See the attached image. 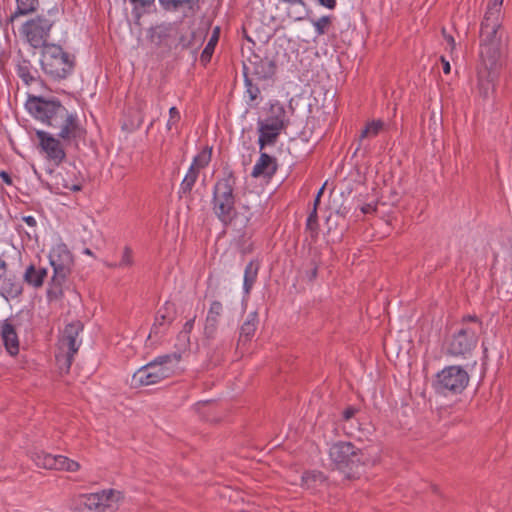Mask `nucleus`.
<instances>
[{
  "mask_svg": "<svg viewBox=\"0 0 512 512\" xmlns=\"http://www.w3.org/2000/svg\"><path fill=\"white\" fill-rule=\"evenodd\" d=\"M26 108L36 120L56 129L57 137L66 145L78 146L85 139L86 129L77 113L70 112L57 98L29 95Z\"/></svg>",
  "mask_w": 512,
  "mask_h": 512,
  "instance_id": "1",
  "label": "nucleus"
},
{
  "mask_svg": "<svg viewBox=\"0 0 512 512\" xmlns=\"http://www.w3.org/2000/svg\"><path fill=\"white\" fill-rule=\"evenodd\" d=\"M504 0L488 3L480 29V58L487 67L501 62L502 56V13Z\"/></svg>",
  "mask_w": 512,
  "mask_h": 512,
  "instance_id": "2",
  "label": "nucleus"
},
{
  "mask_svg": "<svg viewBox=\"0 0 512 512\" xmlns=\"http://www.w3.org/2000/svg\"><path fill=\"white\" fill-rule=\"evenodd\" d=\"M329 457L336 468L348 477H354L360 467L374 465L377 461L368 449H359L345 441L334 443L329 449Z\"/></svg>",
  "mask_w": 512,
  "mask_h": 512,
  "instance_id": "3",
  "label": "nucleus"
},
{
  "mask_svg": "<svg viewBox=\"0 0 512 512\" xmlns=\"http://www.w3.org/2000/svg\"><path fill=\"white\" fill-rule=\"evenodd\" d=\"M41 69L53 81L68 78L76 66L75 55L65 51L58 44L45 45L41 52Z\"/></svg>",
  "mask_w": 512,
  "mask_h": 512,
  "instance_id": "4",
  "label": "nucleus"
},
{
  "mask_svg": "<svg viewBox=\"0 0 512 512\" xmlns=\"http://www.w3.org/2000/svg\"><path fill=\"white\" fill-rule=\"evenodd\" d=\"M234 187L232 172L218 179L213 187L212 210L224 226L232 224L236 217Z\"/></svg>",
  "mask_w": 512,
  "mask_h": 512,
  "instance_id": "5",
  "label": "nucleus"
},
{
  "mask_svg": "<svg viewBox=\"0 0 512 512\" xmlns=\"http://www.w3.org/2000/svg\"><path fill=\"white\" fill-rule=\"evenodd\" d=\"M180 361L176 353L162 355L138 369L132 376V385L135 387L148 386L171 377Z\"/></svg>",
  "mask_w": 512,
  "mask_h": 512,
  "instance_id": "6",
  "label": "nucleus"
},
{
  "mask_svg": "<svg viewBox=\"0 0 512 512\" xmlns=\"http://www.w3.org/2000/svg\"><path fill=\"white\" fill-rule=\"evenodd\" d=\"M481 321L476 316H466L461 327L447 341V353L452 356L470 355L478 343Z\"/></svg>",
  "mask_w": 512,
  "mask_h": 512,
  "instance_id": "7",
  "label": "nucleus"
},
{
  "mask_svg": "<svg viewBox=\"0 0 512 512\" xmlns=\"http://www.w3.org/2000/svg\"><path fill=\"white\" fill-rule=\"evenodd\" d=\"M49 261L53 267L51 286L48 289L50 298H57L62 294V285L71 273L73 256L68 247L61 243L55 245L49 253Z\"/></svg>",
  "mask_w": 512,
  "mask_h": 512,
  "instance_id": "8",
  "label": "nucleus"
},
{
  "mask_svg": "<svg viewBox=\"0 0 512 512\" xmlns=\"http://www.w3.org/2000/svg\"><path fill=\"white\" fill-rule=\"evenodd\" d=\"M469 383V375L461 366H447L436 374L432 382L434 391L442 396L457 395L463 392Z\"/></svg>",
  "mask_w": 512,
  "mask_h": 512,
  "instance_id": "9",
  "label": "nucleus"
},
{
  "mask_svg": "<svg viewBox=\"0 0 512 512\" xmlns=\"http://www.w3.org/2000/svg\"><path fill=\"white\" fill-rule=\"evenodd\" d=\"M82 330L83 325L80 321H75L65 326L59 339V353L56 355L60 369L69 370L73 357L81 345L79 334Z\"/></svg>",
  "mask_w": 512,
  "mask_h": 512,
  "instance_id": "10",
  "label": "nucleus"
},
{
  "mask_svg": "<svg viewBox=\"0 0 512 512\" xmlns=\"http://www.w3.org/2000/svg\"><path fill=\"white\" fill-rule=\"evenodd\" d=\"M55 21L45 15H38L33 19L26 21L21 28V33L26 41L35 49H44L45 45H49L47 40Z\"/></svg>",
  "mask_w": 512,
  "mask_h": 512,
  "instance_id": "11",
  "label": "nucleus"
},
{
  "mask_svg": "<svg viewBox=\"0 0 512 512\" xmlns=\"http://www.w3.org/2000/svg\"><path fill=\"white\" fill-rule=\"evenodd\" d=\"M273 116L267 118L265 121H258L259 131V147L262 150L266 145H273L281 132L285 128L284 117L285 110L283 107L272 109Z\"/></svg>",
  "mask_w": 512,
  "mask_h": 512,
  "instance_id": "12",
  "label": "nucleus"
},
{
  "mask_svg": "<svg viewBox=\"0 0 512 512\" xmlns=\"http://www.w3.org/2000/svg\"><path fill=\"white\" fill-rule=\"evenodd\" d=\"M37 139L39 140V146L46 158L53 162L56 166L60 165L66 158V152L64 149L65 143L58 137L56 138L52 134L38 130L36 131Z\"/></svg>",
  "mask_w": 512,
  "mask_h": 512,
  "instance_id": "13",
  "label": "nucleus"
},
{
  "mask_svg": "<svg viewBox=\"0 0 512 512\" xmlns=\"http://www.w3.org/2000/svg\"><path fill=\"white\" fill-rule=\"evenodd\" d=\"M32 459L38 467L45 469L68 472H76L80 469V464L77 461L63 455H51L45 452H37L33 454Z\"/></svg>",
  "mask_w": 512,
  "mask_h": 512,
  "instance_id": "14",
  "label": "nucleus"
},
{
  "mask_svg": "<svg viewBox=\"0 0 512 512\" xmlns=\"http://www.w3.org/2000/svg\"><path fill=\"white\" fill-rule=\"evenodd\" d=\"M248 63L243 66L244 72H250L258 80H269L276 74L277 64L268 57L261 58L258 55H253L248 59Z\"/></svg>",
  "mask_w": 512,
  "mask_h": 512,
  "instance_id": "15",
  "label": "nucleus"
},
{
  "mask_svg": "<svg viewBox=\"0 0 512 512\" xmlns=\"http://www.w3.org/2000/svg\"><path fill=\"white\" fill-rule=\"evenodd\" d=\"M501 65L496 64L494 67H487L484 63L481 62L479 70H478V83L477 89L479 95L483 99H487L489 95L494 91V81L498 75V68Z\"/></svg>",
  "mask_w": 512,
  "mask_h": 512,
  "instance_id": "16",
  "label": "nucleus"
},
{
  "mask_svg": "<svg viewBox=\"0 0 512 512\" xmlns=\"http://www.w3.org/2000/svg\"><path fill=\"white\" fill-rule=\"evenodd\" d=\"M119 496L120 493L113 489L103 490L101 492L91 493L84 496V504L91 510L95 509L104 511L106 508L110 507L111 502L115 498L118 500Z\"/></svg>",
  "mask_w": 512,
  "mask_h": 512,
  "instance_id": "17",
  "label": "nucleus"
},
{
  "mask_svg": "<svg viewBox=\"0 0 512 512\" xmlns=\"http://www.w3.org/2000/svg\"><path fill=\"white\" fill-rule=\"evenodd\" d=\"M222 313V303L217 300L213 301L207 312L204 324V336L206 339H215Z\"/></svg>",
  "mask_w": 512,
  "mask_h": 512,
  "instance_id": "18",
  "label": "nucleus"
},
{
  "mask_svg": "<svg viewBox=\"0 0 512 512\" xmlns=\"http://www.w3.org/2000/svg\"><path fill=\"white\" fill-rule=\"evenodd\" d=\"M22 292V281L8 270L0 279V295L6 300H9L17 298Z\"/></svg>",
  "mask_w": 512,
  "mask_h": 512,
  "instance_id": "19",
  "label": "nucleus"
},
{
  "mask_svg": "<svg viewBox=\"0 0 512 512\" xmlns=\"http://www.w3.org/2000/svg\"><path fill=\"white\" fill-rule=\"evenodd\" d=\"M278 168L277 160L275 157L267 153H261L259 159L254 165L251 176L254 178H267L270 179L274 176Z\"/></svg>",
  "mask_w": 512,
  "mask_h": 512,
  "instance_id": "20",
  "label": "nucleus"
},
{
  "mask_svg": "<svg viewBox=\"0 0 512 512\" xmlns=\"http://www.w3.org/2000/svg\"><path fill=\"white\" fill-rule=\"evenodd\" d=\"M1 339L7 352L14 356L19 352V339L15 326L10 320H5L1 324Z\"/></svg>",
  "mask_w": 512,
  "mask_h": 512,
  "instance_id": "21",
  "label": "nucleus"
},
{
  "mask_svg": "<svg viewBox=\"0 0 512 512\" xmlns=\"http://www.w3.org/2000/svg\"><path fill=\"white\" fill-rule=\"evenodd\" d=\"M52 179L55 193L57 194H66L67 191L76 192L82 189V183L76 175L57 174Z\"/></svg>",
  "mask_w": 512,
  "mask_h": 512,
  "instance_id": "22",
  "label": "nucleus"
},
{
  "mask_svg": "<svg viewBox=\"0 0 512 512\" xmlns=\"http://www.w3.org/2000/svg\"><path fill=\"white\" fill-rule=\"evenodd\" d=\"M173 312V304L166 302L165 305L162 308H160L156 314L155 322L151 328L150 335L152 333L158 334L162 332V328L171 324L174 319Z\"/></svg>",
  "mask_w": 512,
  "mask_h": 512,
  "instance_id": "23",
  "label": "nucleus"
},
{
  "mask_svg": "<svg viewBox=\"0 0 512 512\" xmlns=\"http://www.w3.org/2000/svg\"><path fill=\"white\" fill-rule=\"evenodd\" d=\"M16 73L25 85H31L39 78L37 69L33 67L32 63L28 59H21L18 62Z\"/></svg>",
  "mask_w": 512,
  "mask_h": 512,
  "instance_id": "24",
  "label": "nucleus"
},
{
  "mask_svg": "<svg viewBox=\"0 0 512 512\" xmlns=\"http://www.w3.org/2000/svg\"><path fill=\"white\" fill-rule=\"evenodd\" d=\"M260 269V262L256 259L251 260L245 267L243 279V291L249 295L254 284L257 281L258 272Z\"/></svg>",
  "mask_w": 512,
  "mask_h": 512,
  "instance_id": "25",
  "label": "nucleus"
},
{
  "mask_svg": "<svg viewBox=\"0 0 512 512\" xmlns=\"http://www.w3.org/2000/svg\"><path fill=\"white\" fill-rule=\"evenodd\" d=\"M46 277L47 269L41 267L37 268L35 265H29L25 270L23 279L27 284L35 288H39L43 285Z\"/></svg>",
  "mask_w": 512,
  "mask_h": 512,
  "instance_id": "26",
  "label": "nucleus"
},
{
  "mask_svg": "<svg viewBox=\"0 0 512 512\" xmlns=\"http://www.w3.org/2000/svg\"><path fill=\"white\" fill-rule=\"evenodd\" d=\"M16 10L8 18V22L13 23L21 16H27L37 11L39 0H16Z\"/></svg>",
  "mask_w": 512,
  "mask_h": 512,
  "instance_id": "27",
  "label": "nucleus"
},
{
  "mask_svg": "<svg viewBox=\"0 0 512 512\" xmlns=\"http://www.w3.org/2000/svg\"><path fill=\"white\" fill-rule=\"evenodd\" d=\"M258 326V314L256 311L250 312L240 328L239 341H249L255 334Z\"/></svg>",
  "mask_w": 512,
  "mask_h": 512,
  "instance_id": "28",
  "label": "nucleus"
},
{
  "mask_svg": "<svg viewBox=\"0 0 512 512\" xmlns=\"http://www.w3.org/2000/svg\"><path fill=\"white\" fill-rule=\"evenodd\" d=\"M219 37H220V27L217 26L213 29L210 39H209L207 45L205 46L204 50L201 53L200 62L203 65H206L210 62L212 55L214 53L215 47L219 41Z\"/></svg>",
  "mask_w": 512,
  "mask_h": 512,
  "instance_id": "29",
  "label": "nucleus"
},
{
  "mask_svg": "<svg viewBox=\"0 0 512 512\" xmlns=\"http://www.w3.org/2000/svg\"><path fill=\"white\" fill-rule=\"evenodd\" d=\"M161 7L165 11H178L181 8H187L189 11H194L197 0H158Z\"/></svg>",
  "mask_w": 512,
  "mask_h": 512,
  "instance_id": "30",
  "label": "nucleus"
},
{
  "mask_svg": "<svg viewBox=\"0 0 512 512\" xmlns=\"http://www.w3.org/2000/svg\"><path fill=\"white\" fill-rule=\"evenodd\" d=\"M325 481V476L319 471H306L301 476V485L307 489L316 488V486Z\"/></svg>",
  "mask_w": 512,
  "mask_h": 512,
  "instance_id": "31",
  "label": "nucleus"
},
{
  "mask_svg": "<svg viewBox=\"0 0 512 512\" xmlns=\"http://www.w3.org/2000/svg\"><path fill=\"white\" fill-rule=\"evenodd\" d=\"M199 176V171L195 170L194 168H189L188 172L186 173L184 179L182 180L180 184L179 194L182 195H188L191 193L197 179Z\"/></svg>",
  "mask_w": 512,
  "mask_h": 512,
  "instance_id": "32",
  "label": "nucleus"
},
{
  "mask_svg": "<svg viewBox=\"0 0 512 512\" xmlns=\"http://www.w3.org/2000/svg\"><path fill=\"white\" fill-rule=\"evenodd\" d=\"M212 157V148L205 147L202 151H200L193 159L191 168L199 171L207 167L211 161Z\"/></svg>",
  "mask_w": 512,
  "mask_h": 512,
  "instance_id": "33",
  "label": "nucleus"
},
{
  "mask_svg": "<svg viewBox=\"0 0 512 512\" xmlns=\"http://www.w3.org/2000/svg\"><path fill=\"white\" fill-rule=\"evenodd\" d=\"M244 83H245V88H246L245 93L247 94V96L249 98L247 103L249 105H252L253 102H255L256 100H258L260 98V94H261L260 88L256 84L253 83L252 79L249 77L247 72H244Z\"/></svg>",
  "mask_w": 512,
  "mask_h": 512,
  "instance_id": "34",
  "label": "nucleus"
},
{
  "mask_svg": "<svg viewBox=\"0 0 512 512\" xmlns=\"http://www.w3.org/2000/svg\"><path fill=\"white\" fill-rule=\"evenodd\" d=\"M384 122L382 120H373L369 122L366 127L362 130L359 140H363L368 137H375L383 129Z\"/></svg>",
  "mask_w": 512,
  "mask_h": 512,
  "instance_id": "35",
  "label": "nucleus"
},
{
  "mask_svg": "<svg viewBox=\"0 0 512 512\" xmlns=\"http://www.w3.org/2000/svg\"><path fill=\"white\" fill-rule=\"evenodd\" d=\"M133 4L132 14L136 20H139L145 13V9L150 7L155 0H129Z\"/></svg>",
  "mask_w": 512,
  "mask_h": 512,
  "instance_id": "36",
  "label": "nucleus"
},
{
  "mask_svg": "<svg viewBox=\"0 0 512 512\" xmlns=\"http://www.w3.org/2000/svg\"><path fill=\"white\" fill-rule=\"evenodd\" d=\"M313 26L317 32L318 36L325 34L332 23L331 16H322L321 18L314 20L311 19Z\"/></svg>",
  "mask_w": 512,
  "mask_h": 512,
  "instance_id": "37",
  "label": "nucleus"
},
{
  "mask_svg": "<svg viewBox=\"0 0 512 512\" xmlns=\"http://www.w3.org/2000/svg\"><path fill=\"white\" fill-rule=\"evenodd\" d=\"M133 252L132 249L129 246H125L122 254L121 261L117 264H109V267L115 268H125V267H131L133 265Z\"/></svg>",
  "mask_w": 512,
  "mask_h": 512,
  "instance_id": "38",
  "label": "nucleus"
},
{
  "mask_svg": "<svg viewBox=\"0 0 512 512\" xmlns=\"http://www.w3.org/2000/svg\"><path fill=\"white\" fill-rule=\"evenodd\" d=\"M181 119L180 112L176 107H171L169 109V119L166 124V128L168 131L175 130L176 133H179L178 131V124Z\"/></svg>",
  "mask_w": 512,
  "mask_h": 512,
  "instance_id": "39",
  "label": "nucleus"
},
{
  "mask_svg": "<svg viewBox=\"0 0 512 512\" xmlns=\"http://www.w3.org/2000/svg\"><path fill=\"white\" fill-rule=\"evenodd\" d=\"M306 228H307V230L311 231L315 235L318 234L319 225H318L317 209L313 208V210L309 214V216L307 218V222H306Z\"/></svg>",
  "mask_w": 512,
  "mask_h": 512,
  "instance_id": "40",
  "label": "nucleus"
},
{
  "mask_svg": "<svg viewBox=\"0 0 512 512\" xmlns=\"http://www.w3.org/2000/svg\"><path fill=\"white\" fill-rule=\"evenodd\" d=\"M23 221L30 228V231H26V234L29 238H36V219L33 216H25L23 217Z\"/></svg>",
  "mask_w": 512,
  "mask_h": 512,
  "instance_id": "41",
  "label": "nucleus"
},
{
  "mask_svg": "<svg viewBox=\"0 0 512 512\" xmlns=\"http://www.w3.org/2000/svg\"><path fill=\"white\" fill-rule=\"evenodd\" d=\"M356 412H357V409H356V408H354V407H348V408H346V409L344 410V412H343V418H344L345 420H349V419H351V418H353V417H354V415L356 414Z\"/></svg>",
  "mask_w": 512,
  "mask_h": 512,
  "instance_id": "42",
  "label": "nucleus"
},
{
  "mask_svg": "<svg viewBox=\"0 0 512 512\" xmlns=\"http://www.w3.org/2000/svg\"><path fill=\"white\" fill-rule=\"evenodd\" d=\"M363 214H371L376 211V206L373 204H365L361 207Z\"/></svg>",
  "mask_w": 512,
  "mask_h": 512,
  "instance_id": "43",
  "label": "nucleus"
},
{
  "mask_svg": "<svg viewBox=\"0 0 512 512\" xmlns=\"http://www.w3.org/2000/svg\"><path fill=\"white\" fill-rule=\"evenodd\" d=\"M324 189H325V184L320 188V190L318 191V193L315 197L314 204H313L314 209L318 208V206L320 204L321 196L323 195V192H324Z\"/></svg>",
  "mask_w": 512,
  "mask_h": 512,
  "instance_id": "44",
  "label": "nucleus"
},
{
  "mask_svg": "<svg viewBox=\"0 0 512 512\" xmlns=\"http://www.w3.org/2000/svg\"><path fill=\"white\" fill-rule=\"evenodd\" d=\"M318 2L328 9H334L336 6V0H318Z\"/></svg>",
  "mask_w": 512,
  "mask_h": 512,
  "instance_id": "45",
  "label": "nucleus"
},
{
  "mask_svg": "<svg viewBox=\"0 0 512 512\" xmlns=\"http://www.w3.org/2000/svg\"><path fill=\"white\" fill-rule=\"evenodd\" d=\"M8 271V264L0 257V279Z\"/></svg>",
  "mask_w": 512,
  "mask_h": 512,
  "instance_id": "46",
  "label": "nucleus"
},
{
  "mask_svg": "<svg viewBox=\"0 0 512 512\" xmlns=\"http://www.w3.org/2000/svg\"><path fill=\"white\" fill-rule=\"evenodd\" d=\"M0 177L7 185H12V178L6 171H1Z\"/></svg>",
  "mask_w": 512,
  "mask_h": 512,
  "instance_id": "47",
  "label": "nucleus"
},
{
  "mask_svg": "<svg viewBox=\"0 0 512 512\" xmlns=\"http://www.w3.org/2000/svg\"><path fill=\"white\" fill-rule=\"evenodd\" d=\"M194 322H195V318H192L190 319L189 321H187L185 324H184V331L189 333L192 329H193V326H194Z\"/></svg>",
  "mask_w": 512,
  "mask_h": 512,
  "instance_id": "48",
  "label": "nucleus"
},
{
  "mask_svg": "<svg viewBox=\"0 0 512 512\" xmlns=\"http://www.w3.org/2000/svg\"><path fill=\"white\" fill-rule=\"evenodd\" d=\"M441 61L443 64V72L449 74L451 70L450 63L444 57H441Z\"/></svg>",
  "mask_w": 512,
  "mask_h": 512,
  "instance_id": "49",
  "label": "nucleus"
},
{
  "mask_svg": "<svg viewBox=\"0 0 512 512\" xmlns=\"http://www.w3.org/2000/svg\"><path fill=\"white\" fill-rule=\"evenodd\" d=\"M244 208L247 209L248 214L245 215V217H244V221L242 223V227H246L247 224L250 222L251 217H252V213L249 211L248 207L244 206Z\"/></svg>",
  "mask_w": 512,
  "mask_h": 512,
  "instance_id": "50",
  "label": "nucleus"
},
{
  "mask_svg": "<svg viewBox=\"0 0 512 512\" xmlns=\"http://www.w3.org/2000/svg\"><path fill=\"white\" fill-rule=\"evenodd\" d=\"M318 269L314 266L308 274V278L310 281L314 280L317 277Z\"/></svg>",
  "mask_w": 512,
  "mask_h": 512,
  "instance_id": "51",
  "label": "nucleus"
},
{
  "mask_svg": "<svg viewBox=\"0 0 512 512\" xmlns=\"http://www.w3.org/2000/svg\"><path fill=\"white\" fill-rule=\"evenodd\" d=\"M447 41L449 43V45L451 46V48L453 49L455 47V41H454V38L452 36H449L447 38Z\"/></svg>",
  "mask_w": 512,
  "mask_h": 512,
  "instance_id": "52",
  "label": "nucleus"
},
{
  "mask_svg": "<svg viewBox=\"0 0 512 512\" xmlns=\"http://www.w3.org/2000/svg\"><path fill=\"white\" fill-rule=\"evenodd\" d=\"M84 253H85V254H87V255H89V256H92V255H93V252H92L89 248H86V249L84 250Z\"/></svg>",
  "mask_w": 512,
  "mask_h": 512,
  "instance_id": "53",
  "label": "nucleus"
},
{
  "mask_svg": "<svg viewBox=\"0 0 512 512\" xmlns=\"http://www.w3.org/2000/svg\"><path fill=\"white\" fill-rule=\"evenodd\" d=\"M303 18H304L303 16H297V17H294V19H295L296 21H300V20H302Z\"/></svg>",
  "mask_w": 512,
  "mask_h": 512,
  "instance_id": "54",
  "label": "nucleus"
},
{
  "mask_svg": "<svg viewBox=\"0 0 512 512\" xmlns=\"http://www.w3.org/2000/svg\"><path fill=\"white\" fill-rule=\"evenodd\" d=\"M141 123H142V118H140L137 126H139Z\"/></svg>",
  "mask_w": 512,
  "mask_h": 512,
  "instance_id": "55",
  "label": "nucleus"
}]
</instances>
